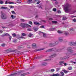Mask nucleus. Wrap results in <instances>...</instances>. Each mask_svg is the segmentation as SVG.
I'll use <instances>...</instances> for the list:
<instances>
[{
	"instance_id": "nucleus-19",
	"label": "nucleus",
	"mask_w": 76,
	"mask_h": 76,
	"mask_svg": "<svg viewBox=\"0 0 76 76\" xmlns=\"http://www.w3.org/2000/svg\"><path fill=\"white\" fill-rule=\"evenodd\" d=\"M56 56H57V54H54L53 55H52L50 56V58H53V57H56Z\"/></svg>"
},
{
	"instance_id": "nucleus-36",
	"label": "nucleus",
	"mask_w": 76,
	"mask_h": 76,
	"mask_svg": "<svg viewBox=\"0 0 76 76\" xmlns=\"http://www.w3.org/2000/svg\"><path fill=\"white\" fill-rule=\"evenodd\" d=\"M54 29H55V28H50L49 29V31H54Z\"/></svg>"
},
{
	"instance_id": "nucleus-47",
	"label": "nucleus",
	"mask_w": 76,
	"mask_h": 76,
	"mask_svg": "<svg viewBox=\"0 0 76 76\" xmlns=\"http://www.w3.org/2000/svg\"><path fill=\"white\" fill-rule=\"evenodd\" d=\"M52 49L53 51H54L56 50V48H52Z\"/></svg>"
},
{
	"instance_id": "nucleus-21",
	"label": "nucleus",
	"mask_w": 76,
	"mask_h": 76,
	"mask_svg": "<svg viewBox=\"0 0 76 76\" xmlns=\"http://www.w3.org/2000/svg\"><path fill=\"white\" fill-rule=\"evenodd\" d=\"M62 71L64 72V73H66H66H68V71H66V70L65 69H63L62 70Z\"/></svg>"
},
{
	"instance_id": "nucleus-46",
	"label": "nucleus",
	"mask_w": 76,
	"mask_h": 76,
	"mask_svg": "<svg viewBox=\"0 0 76 76\" xmlns=\"http://www.w3.org/2000/svg\"><path fill=\"white\" fill-rule=\"evenodd\" d=\"M29 23V24H30V25H32V21H29L28 22Z\"/></svg>"
},
{
	"instance_id": "nucleus-23",
	"label": "nucleus",
	"mask_w": 76,
	"mask_h": 76,
	"mask_svg": "<svg viewBox=\"0 0 76 76\" xmlns=\"http://www.w3.org/2000/svg\"><path fill=\"white\" fill-rule=\"evenodd\" d=\"M50 51H53V50H52V49L48 50L46 51V52H50Z\"/></svg>"
},
{
	"instance_id": "nucleus-5",
	"label": "nucleus",
	"mask_w": 76,
	"mask_h": 76,
	"mask_svg": "<svg viewBox=\"0 0 76 76\" xmlns=\"http://www.w3.org/2000/svg\"><path fill=\"white\" fill-rule=\"evenodd\" d=\"M72 49V48L71 47H68L67 48L66 50L68 51H69L70 53H72L73 51Z\"/></svg>"
},
{
	"instance_id": "nucleus-16",
	"label": "nucleus",
	"mask_w": 76,
	"mask_h": 76,
	"mask_svg": "<svg viewBox=\"0 0 76 76\" xmlns=\"http://www.w3.org/2000/svg\"><path fill=\"white\" fill-rule=\"evenodd\" d=\"M31 26L30 25H29L28 24H26V28H31Z\"/></svg>"
},
{
	"instance_id": "nucleus-32",
	"label": "nucleus",
	"mask_w": 76,
	"mask_h": 76,
	"mask_svg": "<svg viewBox=\"0 0 76 76\" xmlns=\"http://www.w3.org/2000/svg\"><path fill=\"white\" fill-rule=\"evenodd\" d=\"M60 73L61 75L62 76H63L64 75V72H60Z\"/></svg>"
},
{
	"instance_id": "nucleus-54",
	"label": "nucleus",
	"mask_w": 76,
	"mask_h": 76,
	"mask_svg": "<svg viewBox=\"0 0 76 76\" xmlns=\"http://www.w3.org/2000/svg\"><path fill=\"white\" fill-rule=\"evenodd\" d=\"M20 0H17L16 1H17V3H20V2H19Z\"/></svg>"
},
{
	"instance_id": "nucleus-49",
	"label": "nucleus",
	"mask_w": 76,
	"mask_h": 76,
	"mask_svg": "<svg viewBox=\"0 0 76 76\" xmlns=\"http://www.w3.org/2000/svg\"><path fill=\"white\" fill-rule=\"evenodd\" d=\"M10 8H11L12 9H13V8H14V7L13 6H10Z\"/></svg>"
},
{
	"instance_id": "nucleus-6",
	"label": "nucleus",
	"mask_w": 76,
	"mask_h": 76,
	"mask_svg": "<svg viewBox=\"0 0 76 76\" xmlns=\"http://www.w3.org/2000/svg\"><path fill=\"white\" fill-rule=\"evenodd\" d=\"M69 57V56H65L64 57H61L60 58L61 60H64V59H66V58H68Z\"/></svg>"
},
{
	"instance_id": "nucleus-43",
	"label": "nucleus",
	"mask_w": 76,
	"mask_h": 76,
	"mask_svg": "<svg viewBox=\"0 0 76 76\" xmlns=\"http://www.w3.org/2000/svg\"><path fill=\"white\" fill-rule=\"evenodd\" d=\"M4 2L1 0H0V4H3Z\"/></svg>"
},
{
	"instance_id": "nucleus-60",
	"label": "nucleus",
	"mask_w": 76,
	"mask_h": 76,
	"mask_svg": "<svg viewBox=\"0 0 76 76\" xmlns=\"http://www.w3.org/2000/svg\"><path fill=\"white\" fill-rule=\"evenodd\" d=\"M28 31H32V30L31 28H28L27 29Z\"/></svg>"
},
{
	"instance_id": "nucleus-14",
	"label": "nucleus",
	"mask_w": 76,
	"mask_h": 76,
	"mask_svg": "<svg viewBox=\"0 0 76 76\" xmlns=\"http://www.w3.org/2000/svg\"><path fill=\"white\" fill-rule=\"evenodd\" d=\"M34 23L35 25H37L38 26H39V25H41V24H39L38 22H34Z\"/></svg>"
},
{
	"instance_id": "nucleus-56",
	"label": "nucleus",
	"mask_w": 76,
	"mask_h": 76,
	"mask_svg": "<svg viewBox=\"0 0 76 76\" xmlns=\"http://www.w3.org/2000/svg\"><path fill=\"white\" fill-rule=\"evenodd\" d=\"M13 42H17L16 39L14 40L13 41Z\"/></svg>"
},
{
	"instance_id": "nucleus-2",
	"label": "nucleus",
	"mask_w": 76,
	"mask_h": 76,
	"mask_svg": "<svg viewBox=\"0 0 76 76\" xmlns=\"http://www.w3.org/2000/svg\"><path fill=\"white\" fill-rule=\"evenodd\" d=\"M69 45H70L72 46V45H73L74 46L73 47V48L76 49V41L75 42H74L72 41H71L69 43Z\"/></svg>"
},
{
	"instance_id": "nucleus-26",
	"label": "nucleus",
	"mask_w": 76,
	"mask_h": 76,
	"mask_svg": "<svg viewBox=\"0 0 76 76\" xmlns=\"http://www.w3.org/2000/svg\"><path fill=\"white\" fill-rule=\"evenodd\" d=\"M41 33H42V34H43V37H47V36H46V34H45L44 33H43V32H41Z\"/></svg>"
},
{
	"instance_id": "nucleus-42",
	"label": "nucleus",
	"mask_w": 76,
	"mask_h": 76,
	"mask_svg": "<svg viewBox=\"0 0 76 76\" xmlns=\"http://www.w3.org/2000/svg\"><path fill=\"white\" fill-rule=\"evenodd\" d=\"M40 28H44V29L45 28V27H44V26L43 25V26H40Z\"/></svg>"
},
{
	"instance_id": "nucleus-35",
	"label": "nucleus",
	"mask_w": 76,
	"mask_h": 76,
	"mask_svg": "<svg viewBox=\"0 0 76 76\" xmlns=\"http://www.w3.org/2000/svg\"><path fill=\"white\" fill-rule=\"evenodd\" d=\"M20 20L21 22H25V21H26L25 20H24L23 19H20Z\"/></svg>"
},
{
	"instance_id": "nucleus-58",
	"label": "nucleus",
	"mask_w": 76,
	"mask_h": 76,
	"mask_svg": "<svg viewBox=\"0 0 76 76\" xmlns=\"http://www.w3.org/2000/svg\"><path fill=\"white\" fill-rule=\"evenodd\" d=\"M21 38H24L23 37H20L18 38V39H20Z\"/></svg>"
},
{
	"instance_id": "nucleus-64",
	"label": "nucleus",
	"mask_w": 76,
	"mask_h": 76,
	"mask_svg": "<svg viewBox=\"0 0 76 76\" xmlns=\"http://www.w3.org/2000/svg\"><path fill=\"white\" fill-rule=\"evenodd\" d=\"M58 13H61V11H58Z\"/></svg>"
},
{
	"instance_id": "nucleus-11",
	"label": "nucleus",
	"mask_w": 76,
	"mask_h": 76,
	"mask_svg": "<svg viewBox=\"0 0 76 76\" xmlns=\"http://www.w3.org/2000/svg\"><path fill=\"white\" fill-rule=\"evenodd\" d=\"M32 46L33 48H37V45L35 43H33L32 45Z\"/></svg>"
},
{
	"instance_id": "nucleus-31",
	"label": "nucleus",
	"mask_w": 76,
	"mask_h": 76,
	"mask_svg": "<svg viewBox=\"0 0 76 76\" xmlns=\"http://www.w3.org/2000/svg\"><path fill=\"white\" fill-rule=\"evenodd\" d=\"M32 35H33V34H32L31 33H30L29 34L28 36L29 37H31L32 36Z\"/></svg>"
},
{
	"instance_id": "nucleus-25",
	"label": "nucleus",
	"mask_w": 76,
	"mask_h": 76,
	"mask_svg": "<svg viewBox=\"0 0 76 76\" xmlns=\"http://www.w3.org/2000/svg\"><path fill=\"white\" fill-rule=\"evenodd\" d=\"M23 48V47L22 46H21L18 47V48L19 49V50L21 48Z\"/></svg>"
},
{
	"instance_id": "nucleus-38",
	"label": "nucleus",
	"mask_w": 76,
	"mask_h": 76,
	"mask_svg": "<svg viewBox=\"0 0 76 76\" xmlns=\"http://www.w3.org/2000/svg\"><path fill=\"white\" fill-rule=\"evenodd\" d=\"M9 38L10 39V40H11V39H12V36H10V35H9Z\"/></svg>"
},
{
	"instance_id": "nucleus-1",
	"label": "nucleus",
	"mask_w": 76,
	"mask_h": 76,
	"mask_svg": "<svg viewBox=\"0 0 76 76\" xmlns=\"http://www.w3.org/2000/svg\"><path fill=\"white\" fill-rule=\"evenodd\" d=\"M64 10L66 12H70L72 10V7L71 5L69 4H67L66 5H64Z\"/></svg>"
},
{
	"instance_id": "nucleus-15",
	"label": "nucleus",
	"mask_w": 76,
	"mask_h": 76,
	"mask_svg": "<svg viewBox=\"0 0 76 76\" xmlns=\"http://www.w3.org/2000/svg\"><path fill=\"white\" fill-rule=\"evenodd\" d=\"M9 3V4H13L14 3L13 2H8L7 1H6L5 2V4H8Z\"/></svg>"
},
{
	"instance_id": "nucleus-53",
	"label": "nucleus",
	"mask_w": 76,
	"mask_h": 76,
	"mask_svg": "<svg viewBox=\"0 0 76 76\" xmlns=\"http://www.w3.org/2000/svg\"><path fill=\"white\" fill-rule=\"evenodd\" d=\"M71 63H74V64H76V62H73V61H71Z\"/></svg>"
},
{
	"instance_id": "nucleus-4",
	"label": "nucleus",
	"mask_w": 76,
	"mask_h": 76,
	"mask_svg": "<svg viewBox=\"0 0 76 76\" xmlns=\"http://www.w3.org/2000/svg\"><path fill=\"white\" fill-rule=\"evenodd\" d=\"M17 51V50H13L12 49H8L7 50H6L5 51V53H10V52H15V51Z\"/></svg>"
},
{
	"instance_id": "nucleus-24",
	"label": "nucleus",
	"mask_w": 76,
	"mask_h": 76,
	"mask_svg": "<svg viewBox=\"0 0 76 76\" xmlns=\"http://www.w3.org/2000/svg\"><path fill=\"white\" fill-rule=\"evenodd\" d=\"M11 17L12 18V19H15V18H16V16H13V15H11Z\"/></svg>"
},
{
	"instance_id": "nucleus-8",
	"label": "nucleus",
	"mask_w": 76,
	"mask_h": 76,
	"mask_svg": "<svg viewBox=\"0 0 76 76\" xmlns=\"http://www.w3.org/2000/svg\"><path fill=\"white\" fill-rule=\"evenodd\" d=\"M58 41L59 42H61L62 41H63V37H58Z\"/></svg>"
},
{
	"instance_id": "nucleus-44",
	"label": "nucleus",
	"mask_w": 76,
	"mask_h": 76,
	"mask_svg": "<svg viewBox=\"0 0 76 76\" xmlns=\"http://www.w3.org/2000/svg\"><path fill=\"white\" fill-rule=\"evenodd\" d=\"M1 37H5V34H3L1 35Z\"/></svg>"
},
{
	"instance_id": "nucleus-63",
	"label": "nucleus",
	"mask_w": 76,
	"mask_h": 76,
	"mask_svg": "<svg viewBox=\"0 0 76 76\" xmlns=\"http://www.w3.org/2000/svg\"><path fill=\"white\" fill-rule=\"evenodd\" d=\"M41 58V56H39L38 57H37L36 58H37V59H38V58Z\"/></svg>"
},
{
	"instance_id": "nucleus-3",
	"label": "nucleus",
	"mask_w": 76,
	"mask_h": 76,
	"mask_svg": "<svg viewBox=\"0 0 76 76\" xmlns=\"http://www.w3.org/2000/svg\"><path fill=\"white\" fill-rule=\"evenodd\" d=\"M1 18L2 19H7V17L6 16V14L3 12V11H1Z\"/></svg>"
},
{
	"instance_id": "nucleus-37",
	"label": "nucleus",
	"mask_w": 76,
	"mask_h": 76,
	"mask_svg": "<svg viewBox=\"0 0 76 76\" xmlns=\"http://www.w3.org/2000/svg\"><path fill=\"white\" fill-rule=\"evenodd\" d=\"M26 75V73H24L23 74H21L20 75V76H25V75Z\"/></svg>"
},
{
	"instance_id": "nucleus-52",
	"label": "nucleus",
	"mask_w": 76,
	"mask_h": 76,
	"mask_svg": "<svg viewBox=\"0 0 76 76\" xmlns=\"http://www.w3.org/2000/svg\"><path fill=\"white\" fill-rule=\"evenodd\" d=\"M22 35L23 36H26V34H25V33H22Z\"/></svg>"
},
{
	"instance_id": "nucleus-34",
	"label": "nucleus",
	"mask_w": 76,
	"mask_h": 76,
	"mask_svg": "<svg viewBox=\"0 0 76 76\" xmlns=\"http://www.w3.org/2000/svg\"><path fill=\"white\" fill-rule=\"evenodd\" d=\"M58 44V41H56V42H55L54 44L55 45H55H57V44Z\"/></svg>"
},
{
	"instance_id": "nucleus-28",
	"label": "nucleus",
	"mask_w": 76,
	"mask_h": 76,
	"mask_svg": "<svg viewBox=\"0 0 76 76\" xmlns=\"http://www.w3.org/2000/svg\"><path fill=\"white\" fill-rule=\"evenodd\" d=\"M67 19V18L66 17H64L62 18V20H65Z\"/></svg>"
},
{
	"instance_id": "nucleus-39",
	"label": "nucleus",
	"mask_w": 76,
	"mask_h": 76,
	"mask_svg": "<svg viewBox=\"0 0 76 76\" xmlns=\"http://www.w3.org/2000/svg\"><path fill=\"white\" fill-rule=\"evenodd\" d=\"M11 12L13 14H14L15 15H16V12H15V11H12Z\"/></svg>"
},
{
	"instance_id": "nucleus-55",
	"label": "nucleus",
	"mask_w": 76,
	"mask_h": 76,
	"mask_svg": "<svg viewBox=\"0 0 76 76\" xmlns=\"http://www.w3.org/2000/svg\"><path fill=\"white\" fill-rule=\"evenodd\" d=\"M50 71L51 72H54L55 71V70L54 69H51L50 70Z\"/></svg>"
},
{
	"instance_id": "nucleus-48",
	"label": "nucleus",
	"mask_w": 76,
	"mask_h": 76,
	"mask_svg": "<svg viewBox=\"0 0 76 76\" xmlns=\"http://www.w3.org/2000/svg\"><path fill=\"white\" fill-rule=\"evenodd\" d=\"M6 45L5 44H2V45H1V47H5V45Z\"/></svg>"
},
{
	"instance_id": "nucleus-10",
	"label": "nucleus",
	"mask_w": 76,
	"mask_h": 76,
	"mask_svg": "<svg viewBox=\"0 0 76 76\" xmlns=\"http://www.w3.org/2000/svg\"><path fill=\"white\" fill-rule=\"evenodd\" d=\"M63 33H64V35H66V36H67V35H69V33H68V32L67 31H63Z\"/></svg>"
},
{
	"instance_id": "nucleus-45",
	"label": "nucleus",
	"mask_w": 76,
	"mask_h": 76,
	"mask_svg": "<svg viewBox=\"0 0 76 76\" xmlns=\"http://www.w3.org/2000/svg\"><path fill=\"white\" fill-rule=\"evenodd\" d=\"M12 35L14 37H16V34H15V33L13 34H12Z\"/></svg>"
},
{
	"instance_id": "nucleus-50",
	"label": "nucleus",
	"mask_w": 76,
	"mask_h": 76,
	"mask_svg": "<svg viewBox=\"0 0 76 76\" xmlns=\"http://www.w3.org/2000/svg\"><path fill=\"white\" fill-rule=\"evenodd\" d=\"M60 69V68H58L56 69V71L57 72H58L59 70Z\"/></svg>"
},
{
	"instance_id": "nucleus-61",
	"label": "nucleus",
	"mask_w": 76,
	"mask_h": 76,
	"mask_svg": "<svg viewBox=\"0 0 76 76\" xmlns=\"http://www.w3.org/2000/svg\"><path fill=\"white\" fill-rule=\"evenodd\" d=\"M72 21L73 22H76V20L75 19H74L72 20Z\"/></svg>"
},
{
	"instance_id": "nucleus-9",
	"label": "nucleus",
	"mask_w": 76,
	"mask_h": 76,
	"mask_svg": "<svg viewBox=\"0 0 76 76\" xmlns=\"http://www.w3.org/2000/svg\"><path fill=\"white\" fill-rule=\"evenodd\" d=\"M26 23H22L20 24V26L23 28H25L26 27Z\"/></svg>"
},
{
	"instance_id": "nucleus-29",
	"label": "nucleus",
	"mask_w": 76,
	"mask_h": 76,
	"mask_svg": "<svg viewBox=\"0 0 76 76\" xmlns=\"http://www.w3.org/2000/svg\"><path fill=\"white\" fill-rule=\"evenodd\" d=\"M57 32L59 34H63V31H61L59 30Z\"/></svg>"
},
{
	"instance_id": "nucleus-40",
	"label": "nucleus",
	"mask_w": 76,
	"mask_h": 76,
	"mask_svg": "<svg viewBox=\"0 0 76 76\" xmlns=\"http://www.w3.org/2000/svg\"><path fill=\"white\" fill-rule=\"evenodd\" d=\"M57 10V9H56V8H54L53 9V11H54V12H56V11Z\"/></svg>"
},
{
	"instance_id": "nucleus-62",
	"label": "nucleus",
	"mask_w": 76,
	"mask_h": 76,
	"mask_svg": "<svg viewBox=\"0 0 76 76\" xmlns=\"http://www.w3.org/2000/svg\"><path fill=\"white\" fill-rule=\"evenodd\" d=\"M49 20H53V19L52 18H50L49 19Z\"/></svg>"
},
{
	"instance_id": "nucleus-41",
	"label": "nucleus",
	"mask_w": 76,
	"mask_h": 76,
	"mask_svg": "<svg viewBox=\"0 0 76 76\" xmlns=\"http://www.w3.org/2000/svg\"><path fill=\"white\" fill-rule=\"evenodd\" d=\"M61 50H62V49H57L56 51H57V52H59V51H61Z\"/></svg>"
},
{
	"instance_id": "nucleus-57",
	"label": "nucleus",
	"mask_w": 76,
	"mask_h": 76,
	"mask_svg": "<svg viewBox=\"0 0 76 76\" xmlns=\"http://www.w3.org/2000/svg\"><path fill=\"white\" fill-rule=\"evenodd\" d=\"M68 69L69 70H72V67H69L68 68Z\"/></svg>"
},
{
	"instance_id": "nucleus-13",
	"label": "nucleus",
	"mask_w": 76,
	"mask_h": 76,
	"mask_svg": "<svg viewBox=\"0 0 76 76\" xmlns=\"http://www.w3.org/2000/svg\"><path fill=\"white\" fill-rule=\"evenodd\" d=\"M49 45L50 47H53V46H55V45H54V43H49Z\"/></svg>"
},
{
	"instance_id": "nucleus-30",
	"label": "nucleus",
	"mask_w": 76,
	"mask_h": 76,
	"mask_svg": "<svg viewBox=\"0 0 76 76\" xmlns=\"http://www.w3.org/2000/svg\"><path fill=\"white\" fill-rule=\"evenodd\" d=\"M4 34H5V36H6V37H7V36H9V35H9V34L8 33H4Z\"/></svg>"
},
{
	"instance_id": "nucleus-7",
	"label": "nucleus",
	"mask_w": 76,
	"mask_h": 76,
	"mask_svg": "<svg viewBox=\"0 0 76 76\" xmlns=\"http://www.w3.org/2000/svg\"><path fill=\"white\" fill-rule=\"evenodd\" d=\"M41 65L43 66H45L47 65V63L44 61L41 63Z\"/></svg>"
},
{
	"instance_id": "nucleus-12",
	"label": "nucleus",
	"mask_w": 76,
	"mask_h": 76,
	"mask_svg": "<svg viewBox=\"0 0 76 76\" xmlns=\"http://www.w3.org/2000/svg\"><path fill=\"white\" fill-rule=\"evenodd\" d=\"M60 76V75L58 73H57L56 74H53L52 75H51V76Z\"/></svg>"
},
{
	"instance_id": "nucleus-18",
	"label": "nucleus",
	"mask_w": 76,
	"mask_h": 76,
	"mask_svg": "<svg viewBox=\"0 0 76 76\" xmlns=\"http://www.w3.org/2000/svg\"><path fill=\"white\" fill-rule=\"evenodd\" d=\"M32 3V0H28V4H30V3Z\"/></svg>"
},
{
	"instance_id": "nucleus-27",
	"label": "nucleus",
	"mask_w": 76,
	"mask_h": 76,
	"mask_svg": "<svg viewBox=\"0 0 76 76\" xmlns=\"http://www.w3.org/2000/svg\"><path fill=\"white\" fill-rule=\"evenodd\" d=\"M44 50V48H42L41 49H40V50H35V51H41V50Z\"/></svg>"
},
{
	"instance_id": "nucleus-59",
	"label": "nucleus",
	"mask_w": 76,
	"mask_h": 76,
	"mask_svg": "<svg viewBox=\"0 0 76 76\" xmlns=\"http://www.w3.org/2000/svg\"><path fill=\"white\" fill-rule=\"evenodd\" d=\"M58 4V2L57 1H56L55 3V4Z\"/></svg>"
},
{
	"instance_id": "nucleus-33",
	"label": "nucleus",
	"mask_w": 76,
	"mask_h": 76,
	"mask_svg": "<svg viewBox=\"0 0 76 76\" xmlns=\"http://www.w3.org/2000/svg\"><path fill=\"white\" fill-rule=\"evenodd\" d=\"M34 30L35 31H38V28H34Z\"/></svg>"
},
{
	"instance_id": "nucleus-51",
	"label": "nucleus",
	"mask_w": 76,
	"mask_h": 76,
	"mask_svg": "<svg viewBox=\"0 0 76 76\" xmlns=\"http://www.w3.org/2000/svg\"><path fill=\"white\" fill-rule=\"evenodd\" d=\"M39 8H40L41 9H42V7H41V4H39Z\"/></svg>"
},
{
	"instance_id": "nucleus-20",
	"label": "nucleus",
	"mask_w": 76,
	"mask_h": 76,
	"mask_svg": "<svg viewBox=\"0 0 76 76\" xmlns=\"http://www.w3.org/2000/svg\"><path fill=\"white\" fill-rule=\"evenodd\" d=\"M52 23L56 24V23H57V21H52Z\"/></svg>"
},
{
	"instance_id": "nucleus-17",
	"label": "nucleus",
	"mask_w": 76,
	"mask_h": 76,
	"mask_svg": "<svg viewBox=\"0 0 76 76\" xmlns=\"http://www.w3.org/2000/svg\"><path fill=\"white\" fill-rule=\"evenodd\" d=\"M64 64V61H61L59 62L60 65H62Z\"/></svg>"
},
{
	"instance_id": "nucleus-22",
	"label": "nucleus",
	"mask_w": 76,
	"mask_h": 76,
	"mask_svg": "<svg viewBox=\"0 0 76 76\" xmlns=\"http://www.w3.org/2000/svg\"><path fill=\"white\" fill-rule=\"evenodd\" d=\"M8 8L7 7H2L1 8V9H7Z\"/></svg>"
}]
</instances>
